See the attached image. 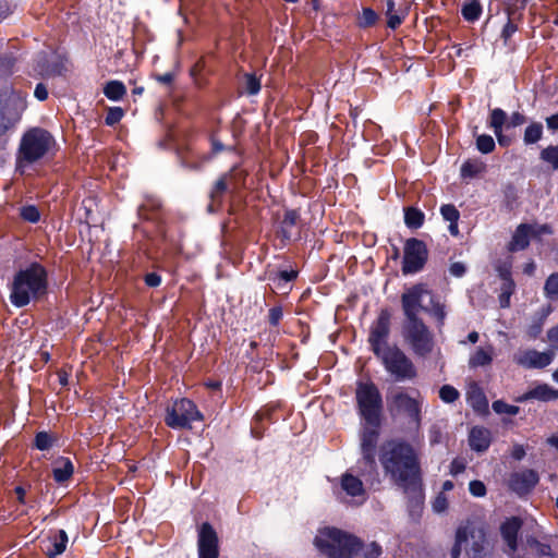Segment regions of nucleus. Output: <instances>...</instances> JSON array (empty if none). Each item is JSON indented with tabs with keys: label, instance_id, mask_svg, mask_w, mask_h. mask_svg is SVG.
<instances>
[{
	"label": "nucleus",
	"instance_id": "nucleus-1",
	"mask_svg": "<svg viewBox=\"0 0 558 558\" xmlns=\"http://www.w3.org/2000/svg\"><path fill=\"white\" fill-rule=\"evenodd\" d=\"M379 461L386 475L404 489L415 487L420 480V463L413 447L398 439L385 441Z\"/></svg>",
	"mask_w": 558,
	"mask_h": 558
},
{
	"label": "nucleus",
	"instance_id": "nucleus-2",
	"mask_svg": "<svg viewBox=\"0 0 558 558\" xmlns=\"http://www.w3.org/2000/svg\"><path fill=\"white\" fill-rule=\"evenodd\" d=\"M47 291V272L45 268L34 263L20 270L13 279L10 300L17 307L26 306Z\"/></svg>",
	"mask_w": 558,
	"mask_h": 558
},
{
	"label": "nucleus",
	"instance_id": "nucleus-3",
	"mask_svg": "<svg viewBox=\"0 0 558 558\" xmlns=\"http://www.w3.org/2000/svg\"><path fill=\"white\" fill-rule=\"evenodd\" d=\"M314 545L327 558H353L359 554L361 541L336 527H324L314 538Z\"/></svg>",
	"mask_w": 558,
	"mask_h": 558
},
{
	"label": "nucleus",
	"instance_id": "nucleus-4",
	"mask_svg": "<svg viewBox=\"0 0 558 558\" xmlns=\"http://www.w3.org/2000/svg\"><path fill=\"white\" fill-rule=\"evenodd\" d=\"M56 146V140L45 129L33 128L24 133L19 148V161L33 163L44 158Z\"/></svg>",
	"mask_w": 558,
	"mask_h": 558
},
{
	"label": "nucleus",
	"instance_id": "nucleus-5",
	"mask_svg": "<svg viewBox=\"0 0 558 558\" xmlns=\"http://www.w3.org/2000/svg\"><path fill=\"white\" fill-rule=\"evenodd\" d=\"M401 333L415 355L425 357L433 352L434 336L421 318L403 320Z\"/></svg>",
	"mask_w": 558,
	"mask_h": 558
},
{
	"label": "nucleus",
	"instance_id": "nucleus-6",
	"mask_svg": "<svg viewBox=\"0 0 558 558\" xmlns=\"http://www.w3.org/2000/svg\"><path fill=\"white\" fill-rule=\"evenodd\" d=\"M355 397L360 413L366 423L372 426L379 425L383 400L375 384L359 383Z\"/></svg>",
	"mask_w": 558,
	"mask_h": 558
},
{
	"label": "nucleus",
	"instance_id": "nucleus-7",
	"mask_svg": "<svg viewBox=\"0 0 558 558\" xmlns=\"http://www.w3.org/2000/svg\"><path fill=\"white\" fill-rule=\"evenodd\" d=\"M376 356L397 381L411 380L416 377L417 373L413 362L397 345L386 348L385 351Z\"/></svg>",
	"mask_w": 558,
	"mask_h": 558
},
{
	"label": "nucleus",
	"instance_id": "nucleus-8",
	"mask_svg": "<svg viewBox=\"0 0 558 558\" xmlns=\"http://www.w3.org/2000/svg\"><path fill=\"white\" fill-rule=\"evenodd\" d=\"M195 421H203V415L190 399L175 400L166 409L165 423L172 429H190Z\"/></svg>",
	"mask_w": 558,
	"mask_h": 558
},
{
	"label": "nucleus",
	"instance_id": "nucleus-9",
	"mask_svg": "<svg viewBox=\"0 0 558 558\" xmlns=\"http://www.w3.org/2000/svg\"><path fill=\"white\" fill-rule=\"evenodd\" d=\"M26 109V94L0 95V135H3L21 118Z\"/></svg>",
	"mask_w": 558,
	"mask_h": 558
},
{
	"label": "nucleus",
	"instance_id": "nucleus-10",
	"mask_svg": "<svg viewBox=\"0 0 558 558\" xmlns=\"http://www.w3.org/2000/svg\"><path fill=\"white\" fill-rule=\"evenodd\" d=\"M428 251L426 244L415 238L407 240L402 260L404 275L416 274L423 269L427 262Z\"/></svg>",
	"mask_w": 558,
	"mask_h": 558
},
{
	"label": "nucleus",
	"instance_id": "nucleus-11",
	"mask_svg": "<svg viewBox=\"0 0 558 558\" xmlns=\"http://www.w3.org/2000/svg\"><path fill=\"white\" fill-rule=\"evenodd\" d=\"M430 291L423 283H417L408 288L401 295V306L404 320L420 319V311H428V307L422 305L425 295H430Z\"/></svg>",
	"mask_w": 558,
	"mask_h": 558
},
{
	"label": "nucleus",
	"instance_id": "nucleus-12",
	"mask_svg": "<svg viewBox=\"0 0 558 558\" xmlns=\"http://www.w3.org/2000/svg\"><path fill=\"white\" fill-rule=\"evenodd\" d=\"M389 333L390 314L387 310H383L377 319L373 323L368 337V342L375 355L385 351L386 348L392 347L388 344Z\"/></svg>",
	"mask_w": 558,
	"mask_h": 558
},
{
	"label": "nucleus",
	"instance_id": "nucleus-13",
	"mask_svg": "<svg viewBox=\"0 0 558 558\" xmlns=\"http://www.w3.org/2000/svg\"><path fill=\"white\" fill-rule=\"evenodd\" d=\"M198 558H218L219 538L210 523L204 522L198 527Z\"/></svg>",
	"mask_w": 558,
	"mask_h": 558
},
{
	"label": "nucleus",
	"instance_id": "nucleus-14",
	"mask_svg": "<svg viewBox=\"0 0 558 558\" xmlns=\"http://www.w3.org/2000/svg\"><path fill=\"white\" fill-rule=\"evenodd\" d=\"M553 352H538L534 349L520 350L513 355L515 364L524 368H544L553 361Z\"/></svg>",
	"mask_w": 558,
	"mask_h": 558
},
{
	"label": "nucleus",
	"instance_id": "nucleus-15",
	"mask_svg": "<svg viewBox=\"0 0 558 558\" xmlns=\"http://www.w3.org/2000/svg\"><path fill=\"white\" fill-rule=\"evenodd\" d=\"M539 481L538 474L534 470H522L513 472L508 481L511 492L518 496H525L532 492Z\"/></svg>",
	"mask_w": 558,
	"mask_h": 558
},
{
	"label": "nucleus",
	"instance_id": "nucleus-16",
	"mask_svg": "<svg viewBox=\"0 0 558 558\" xmlns=\"http://www.w3.org/2000/svg\"><path fill=\"white\" fill-rule=\"evenodd\" d=\"M393 405L408 414L417 425L421 423V403L418 400L404 392H398L392 397Z\"/></svg>",
	"mask_w": 558,
	"mask_h": 558
},
{
	"label": "nucleus",
	"instance_id": "nucleus-17",
	"mask_svg": "<svg viewBox=\"0 0 558 558\" xmlns=\"http://www.w3.org/2000/svg\"><path fill=\"white\" fill-rule=\"evenodd\" d=\"M522 526V520L518 517L507 519L500 526L501 536L507 544L508 554L513 557L518 548V533Z\"/></svg>",
	"mask_w": 558,
	"mask_h": 558
},
{
	"label": "nucleus",
	"instance_id": "nucleus-18",
	"mask_svg": "<svg viewBox=\"0 0 558 558\" xmlns=\"http://www.w3.org/2000/svg\"><path fill=\"white\" fill-rule=\"evenodd\" d=\"M378 433L375 429L365 430L361 439L362 461L372 470H376L375 449Z\"/></svg>",
	"mask_w": 558,
	"mask_h": 558
},
{
	"label": "nucleus",
	"instance_id": "nucleus-19",
	"mask_svg": "<svg viewBox=\"0 0 558 558\" xmlns=\"http://www.w3.org/2000/svg\"><path fill=\"white\" fill-rule=\"evenodd\" d=\"M340 487L350 497L365 499L366 492L362 480L350 472H345L340 476Z\"/></svg>",
	"mask_w": 558,
	"mask_h": 558
},
{
	"label": "nucleus",
	"instance_id": "nucleus-20",
	"mask_svg": "<svg viewBox=\"0 0 558 558\" xmlns=\"http://www.w3.org/2000/svg\"><path fill=\"white\" fill-rule=\"evenodd\" d=\"M495 356V348L493 344L487 343L485 345H481L474 350L469 356V367L477 368L485 367L493 363Z\"/></svg>",
	"mask_w": 558,
	"mask_h": 558
},
{
	"label": "nucleus",
	"instance_id": "nucleus-21",
	"mask_svg": "<svg viewBox=\"0 0 558 558\" xmlns=\"http://www.w3.org/2000/svg\"><path fill=\"white\" fill-rule=\"evenodd\" d=\"M66 544V532L64 530H59L47 539L44 551L48 558H56L57 556L64 553Z\"/></svg>",
	"mask_w": 558,
	"mask_h": 558
},
{
	"label": "nucleus",
	"instance_id": "nucleus-22",
	"mask_svg": "<svg viewBox=\"0 0 558 558\" xmlns=\"http://www.w3.org/2000/svg\"><path fill=\"white\" fill-rule=\"evenodd\" d=\"M526 3V0L522 1V4L518 7L517 4H510L507 7L506 12L508 16V22L504 26L501 32V38L505 40V43L508 41V39L518 31V25L515 21H519L521 19V12L520 10L524 9Z\"/></svg>",
	"mask_w": 558,
	"mask_h": 558
},
{
	"label": "nucleus",
	"instance_id": "nucleus-23",
	"mask_svg": "<svg viewBox=\"0 0 558 558\" xmlns=\"http://www.w3.org/2000/svg\"><path fill=\"white\" fill-rule=\"evenodd\" d=\"M490 432L485 427L475 426L471 429L469 435V444L471 449L483 452L486 451L490 445Z\"/></svg>",
	"mask_w": 558,
	"mask_h": 558
},
{
	"label": "nucleus",
	"instance_id": "nucleus-24",
	"mask_svg": "<svg viewBox=\"0 0 558 558\" xmlns=\"http://www.w3.org/2000/svg\"><path fill=\"white\" fill-rule=\"evenodd\" d=\"M532 232L531 226L521 223L517 227L511 241L508 244L510 252H518L525 250L530 244V235Z\"/></svg>",
	"mask_w": 558,
	"mask_h": 558
},
{
	"label": "nucleus",
	"instance_id": "nucleus-25",
	"mask_svg": "<svg viewBox=\"0 0 558 558\" xmlns=\"http://www.w3.org/2000/svg\"><path fill=\"white\" fill-rule=\"evenodd\" d=\"M466 401L470 407L477 413H486L488 411V401L485 393L480 387L473 385L466 392Z\"/></svg>",
	"mask_w": 558,
	"mask_h": 558
},
{
	"label": "nucleus",
	"instance_id": "nucleus-26",
	"mask_svg": "<svg viewBox=\"0 0 558 558\" xmlns=\"http://www.w3.org/2000/svg\"><path fill=\"white\" fill-rule=\"evenodd\" d=\"M469 535L472 537V546L468 550L470 558H484L485 556V533L482 529L475 530L469 526Z\"/></svg>",
	"mask_w": 558,
	"mask_h": 558
},
{
	"label": "nucleus",
	"instance_id": "nucleus-27",
	"mask_svg": "<svg viewBox=\"0 0 558 558\" xmlns=\"http://www.w3.org/2000/svg\"><path fill=\"white\" fill-rule=\"evenodd\" d=\"M53 478L57 483L62 484L69 481L74 472V466L69 458L60 457L54 461Z\"/></svg>",
	"mask_w": 558,
	"mask_h": 558
},
{
	"label": "nucleus",
	"instance_id": "nucleus-28",
	"mask_svg": "<svg viewBox=\"0 0 558 558\" xmlns=\"http://www.w3.org/2000/svg\"><path fill=\"white\" fill-rule=\"evenodd\" d=\"M233 177L234 170L230 171L229 173H225L216 181L210 192V198L213 203H220L223 194L229 191L230 187H234L232 183Z\"/></svg>",
	"mask_w": 558,
	"mask_h": 558
},
{
	"label": "nucleus",
	"instance_id": "nucleus-29",
	"mask_svg": "<svg viewBox=\"0 0 558 558\" xmlns=\"http://www.w3.org/2000/svg\"><path fill=\"white\" fill-rule=\"evenodd\" d=\"M558 398V391L549 388L546 385L538 386L526 393H524L522 397H520L519 401H526L530 399H537L542 401H549L555 400Z\"/></svg>",
	"mask_w": 558,
	"mask_h": 558
},
{
	"label": "nucleus",
	"instance_id": "nucleus-30",
	"mask_svg": "<svg viewBox=\"0 0 558 558\" xmlns=\"http://www.w3.org/2000/svg\"><path fill=\"white\" fill-rule=\"evenodd\" d=\"M440 214L446 221L450 222L449 228H448L450 234L453 236H458L459 235L458 221L460 218V213L457 209V207L452 204H445L440 207Z\"/></svg>",
	"mask_w": 558,
	"mask_h": 558
},
{
	"label": "nucleus",
	"instance_id": "nucleus-31",
	"mask_svg": "<svg viewBox=\"0 0 558 558\" xmlns=\"http://www.w3.org/2000/svg\"><path fill=\"white\" fill-rule=\"evenodd\" d=\"M300 219V215L296 210L291 209L284 213L283 219L281 221V235L284 240L291 239V229L296 226Z\"/></svg>",
	"mask_w": 558,
	"mask_h": 558
},
{
	"label": "nucleus",
	"instance_id": "nucleus-32",
	"mask_svg": "<svg viewBox=\"0 0 558 558\" xmlns=\"http://www.w3.org/2000/svg\"><path fill=\"white\" fill-rule=\"evenodd\" d=\"M425 215L422 210L415 207H408L404 209V223L408 228L418 229L423 226Z\"/></svg>",
	"mask_w": 558,
	"mask_h": 558
},
{
	"label": "nucleus",
	"instance_id": "nucleus-33",
	"mask_svg": "<svg viewBox=\"0 0 558 558\" xmlns=\"http://www.w3.org/2000/svg\"><path fill=\"white\" fill-rule=\"evenodd\" d=\"M105 96L113 101H118L126 94V87L120 81H110L104 88Z\"/></svg>",
	"mask_w": 558,
	"mask_h": 558
},
{
	"label": "nucleus",
	"instance_id": "nucleus-34",
	"mask_svg": "<svg viewBox=\"0 0 558 558\" xmlns=\"http://www.w3.org/2000/svg\"><path fill=\"white\" fill-rule=\"evenodd\" d=\"M482 13V4L480 0H469L466 1L462 9L461 14L463 19L468 22H474L480 19Z\"/></svg>",
	"mask_w": 558,
	"mask_h": 558
},
{
	"label": "nucleus",
	"instance_id": "nucleus-35",
	"mask_svg": "<svg viewBox=\"0 0 558 558\" xmlns=\"http://www.w3.org/2000/svg\"><path fill=\"white\" fill-rule=\"evenodd\" d=\"M543 136V124L541 122H532L524 131L523 141L525 145L537 143Z\"/></svg>",
	"mask_w": 558,
	"mask_h": 558
},
{
	"label": "nucleus",
	"instance_id": "nucleus-36",
	"mask_svg": "<svg viewBox=\"0 0 558 558\" xmlns=\"http://www.w3.org/2000/svg\"><path fill=\"white\" fill-rule=\"evenodd\" d=\"M506 121L507 113L500 108H495L490 111L488 126L493 129L494 133H500Z\"/></svg>",
	"mask_w": 558,
	"mask_h": 558
},
{
	"label": "nucleus",
	"instance_id": "nucleus-37",
	"mask_svg": "<svg viewBox=\"0 0 558 558\" xmlns=\"http://www.w3.org/2000/svg\"><path fill=\"white\" fill-rule=\"evenodd\" d=\"M469 525L460 526L456 534V544L451 549V558H459L462 550V545L468 542Z\"/></svg>",
	"mask_w": 558,
	"mask_h": 558
},
{
	"label": "nucleus",
	"instance_id": "nucleus-38",
	"mask_svg": "<svg viewBox=\"0 0 558 558\" xmlns=\"http://www.w3.org/2000/svg\"><path fill=\"white\" fill-rule=\"evenodd\" d=\"M393 0H387L386 15L388 17L387 25L391 29H396L403 22V16L399 15L395 8Z\"/></svg>",
	"mask_w": 558,
	"mask_h": 558
},
{
	"label": "nucleus",
	"instance_id": "nucleus-39",
	"mask_svg": "<svg viewBox=\"0 0 558 558\" xmlns=\"http://www.w3.org/2000/svg\"><path fill=\"white\" fill-rule=\"evenodd\" d=\"M260 78L253 73H245L243 87L248 95H256L260 90Z\"/></svg>",
	"mask_w": 558,
	"mask_h": 558
},
{
	"label": "nucleus",
	"instance_id": "nucleus-40",
	"mask_svg": "<svg viewBox=\"0 0 558 558\" xmlns=\"http://www.w3.org/2000/svg\"><path fill=\"white\" fill-rule=\"evenodd\" d=\"M544 293L549 300L558 299V272L551 274L545 281Z\"/></svg>",
	"mask_w": 558,
	"mask_h": 558
},
{
	"label": "nucleus",
	"instance_id": "nucleus-41",
	"mask_svg": "<svg viewBox=\"0 0 558 558\" xmlns=\"http://www.w3.org/2000/svg\"><path fill=\"white\" fill-rule=\"evenodd\" d=\"M541 159L549 163L553 169H558V145H550L541 151Z\"/></svg>",
	"mask_w": 558,
	"mask_h": 558
},
{
	"label": "nucleus",
	"instance_id": "nucleus-42",
	"mask_svg": "<svg viewBox=\"0 0 558 558\" xmlns=\"http://www.w3.org/2000/svg\"><path fill=\"white\" fill-rule=\"evenodd\" d=\"M378 20L377 13L371 8H364L361 15L359 16V26L371 27L376 24Z\"/></svg>",
	"mask_w": 558,
	"mask_h": 558
},
{
	"label": "nucleus",
	"instance_id": "nucleus-43",
	"mask_svg": "<svg viewBox=\"0 0 558 558\" xmlns=\"http://www.w3.org/2000/svg\"><path fill=\"white\" fill-rule=\"evenodd\" d=\"M476 148L482 154H489L495 149V141L490 135H478L476 138Z\"/></svg>",
	"mask_w": 558,
	"mask_h": 558
},
{
	"label": "nucleus",
	"instance_id": "nucleus-44",
	"mask_svg": "<svg viewBox=\"0 0 558 558\" xmlns=\"http://www.w3.org/2000/svg\"><path fill=\"white\" fill-rule=\"evenodd\" d=\"M483 165L475 161H465L461 167L462 178H473L483 170Z\"/></svg>",
	"mask_w": 558,
	"mask_h": 558
},
{
	"label": "nucleus",
	"instance_id": "nucleus-45",
	"mask_svg": "<svg viewBox=\"0 0 558 558\" xmlns=\"http://www.w3.org/2000/svg\"><path fill=\"white\" fill-rule=\"evenodd\" d=\"M460 397L459 391L450 385H444L439 389V398L446 403H452Z\"/></svg>",
	"mask_w": 558,
	"mask_h": 558
},
{
	"label": "nucleus",
	"instance_id": "nucleus-46",
	"mask_svg": "<svg viewBox=\"0 0 558 558\" xmlns=\"http://www.w3.org/2000/svg\"><path fill=\"white\" fill-rule=\"evenodd\" d=\"M429 296H430V307L428 308L427 312H429L438 320V323L440 325H442L444 320L446 318L445 305L440 304L437 301H434V298L432 294Z\"/></svg>",
	"mask_w": 558,
	"mask_h": 558
},
{
	"label": "nucleus",
	"instance_id": "nucleus-47",
	"mask_svg": "<svg viewBox=\"0 0 558 558\" xmlns=\"http://www.w3.org/2000/svg\"><path fill=\"white\" fill-rule=\"evenodd\" d=\"M492 408L498 414L517 415L519 413L518 407L508 404L501 400L494 401Z\"/></svg>",
	"mask_w": 558,
	"mask_h": 558
},
{
	"label": "nucleus",
	"instance_id": "nucleus-48",
	"mask_svg": "<svg viewBox=\"0 0 558 558\" xmlns=\"http://www.w3.org/2000/svg\"><path fill=\"white\" fill-rule=\"evenodd\" d=\"M360 551L364 558H378L381 555V547L376 542H373L368 545H363L361 543L359 553Z\"/></svg>",
	"mask_w": 558,
	"mask_h": 558
},
{
	"label": "nucleus",
	"instance_id": "nucleus-49",
	"mask_svg": "<svg viewBox=\"0 0 558 558\" xmlns=\"http://www.w3.org/2000/svg\"><path fill=\"white\" fill-rule=\"evenodd\" d=\"M53 438L46 432H39L35 437V446L39 450H48L52 447Z\"/></svg>",
	"mask_w": 558,
	"mask_h": 558
},
{
	"label": "nucleus",
	"instance_id": "nucleus-50",
	"mask_svg": "<svg viewBox=\"0 0 558 558\" xmlns=\"http://www.w3.org/2000/svg\"><path fill=\"white\" fill-rule=\"evenodd\" d=\"M123 116H124V111L122 108H120V107L109 108L107 116L105 118V122L107 125L112 126V125L117 124L118 122H120L121 119L123 118Z\"/></svg>",
	"mask_w": 558,
	"mask_h": 558
},
{
	"label": "nucleus",
	"instance_id": "nucleus-51",
	"mask_svg": "<svg viewBox=\"0 0 558 558\" xmlns=\"http://www.w3.org/2000/svg\"><path fill=\"white\" fill-rule=\"evenodd\" d=\"M21 217L28 222L35 223L40 219V214L35 206H25L21 209Z\"/></svg>",
	"mask_w": 558,
	"mask_h": 558
},
{
	"label": "nucleus",
	"instance_id": "nucleus-52",
	"mask_svg": "<svg viewBox=\"0 0 558 558\" xmlns=\"http://www.w3.org/2000/svg\"><path fill=\"white\" fill-rule=\"evenodd\" d=\"M469 490L474 497H484L486 495V486L482 481L474 480L469 484Z\"/></svg>",
	"mask_w": 558,
	"mask_h": 558
},
{
	"label": "nucleus",
	"instance_id": "nucleus-53",
	"mask_svg": "<svg viewBox=\"0 0 558 558\" xmlns=\"http://www.w3.org/2000/svg\"><path fill=\"white\" fill-rule=\"evenodd\" d=\"M531 547H533L539 556H551V547L548 544L538 542L537 539L529 541Z\"/></svg>",
	"mask_w": 558,
	"mask_h": 558
},
{
	"label": "nucleus",
	"instance_id": "nucleus-54",
	"mask_svg": "<svg viewBox=\"0 0 558 558\" xmlns=\"http://www.w3.org/2000/svg\"><path fill=\"white\" fill-rule=\"evenodd\" d=\"M282 308L281 306H274L269 310V314H268V320H269V324L272 325V326H277L279 324V322L281 320L282 318Z\"/></svg>",
	"mask_w": 558,
	"mask_h": 558
},
{
	"label": "nucleus",
	"instance_id": "nucleus-55",
	"mask_svg": "<svg viewBox=\"0 0 558 558\" xmlns=\"http://www.w3.org/2000/svg\"><path fill=\"white\" fill-rule=\"evenodd\" d=\"M448 507V501L445 495L440 494L436 497L433 502V509L435 512L440 513L444 512Z\"/></svg>",
	"mask_w": 558,
	"mask_h": 558
},
{
	"label": "nucleus",
	"instance_id": "nucleus-56",
	"mask_svg": "<svg viewBox=\"0 0 558 558\" xmlns=\"http://www.w3.org/2000/svg\"><path fill=\"white\" fill-rule=\"evenodd\" d=\"M525 121H526L525 116L517 111L510 116L508 126L515 128V126L522 125L523 123H525Z\"/></svg>",
	"mask_w": 558,
	"mask_h": 558
},
{
	"label": "nucleus",
	"instance_id": "nucleus-57",
	"mask_svg": "<svg viewBox=\"0 0 558 558\" xmlns=\"http://www.w3.org/2000/svg\"><path fill=\"white\" fill-rule=\"evenodd\" d=\"M144 281L148 287L155 288L161 283V277L156 272H149L145 276Z\"/></svg>",
	"mask_w": 558,
	"mask_h": 558
},
{
	"label": "nucleus",
	"instance_id": "nucleus-58",
	"mask_svg": "<svg viewBox=\"0 0 558 558\" xmlns=\"http://www.w3.org/2000/svg\"><path fill=\"white\" fill-rule=\"evenodd\" d=\"M513 282L512 281H509L508 283V289L506 291H504L500 295V305L501 307H508L509 306V300H510V295L513 291Z\"/></svg>",
	"mask_w": 558,
	"mask_h": 558
},
{
	"label": "nucleus",
	"instance_id": "nucleus-59",
	"mask_svg": "<svg viewBox=\"0 0 558 558\" xmlns=\"http://www.w3.org/2000/svg\"><path fill=\"white\" fill-rule=\"evenodd\" d=\"M547 339L553 349L558 350V326L547 331Z\"/></svg>",
	"mask_w": 558,
	"mask_h": 558
},
{
	"label": "nucleus",
	"instance_id": "nucleus-60",
	"mask_svg": "<svg viewBox=\"0 0 558 558\" xmlns=\"http://www.w3.org/2000/svg\"><path fill=\"white\" fill-rule=\"evenodd\" d=\"M465 266L463 263L456 262L451 264L449 271L454 277H462L465 274Z\"/></svg>",
	"mask_w": 558,
	"mask_h": 558
},
{
	"label": "nucleus",
	"instance_id": "nucleus-61",
	"mask_svg": "<svg viewBox=\"0 0 558 558\" xmlns=\"http://www.w3.org/2000/svg\"><path fill=\"white\" fill-rule=\"evenodd\" d=\"M465 470V463L462 459H454L450 464V472L453 475L462 473Z\"/></svg>",
	"mask_w": 558,
	"mask_h": 558
},
{
	"label": "nucleus",
	"instance_id": "nucleus-62",
	"mask_svg": "<svg viewBox=\"0 0 558 558\" xmlns=\"http://www.w3.org/2000/svg\"><path fill=\"white\" fill-rule=\"evenodd\" d=\"M34 95L38 100L44 101L48 98V89L43 83H39L35 87Z\"/></svg>",
	"mask_w": 558,
	"mask_h": 558
},
{
	"label": "nucleus",
	"instance_id": "nucleus-63",
	"mask_svg": "<svg viewBox=\"0 0 558 558\" xmlns=\"http://www.w3.org/2000/svg\"><path fill=\"white\" fill-rule=\"evenodd\" d=\"M174 77H175V75H174V73H173V72H167V73H165V74H156V75H155V78H156L159 83H161V84H163V85H171V84H172V82L174 81Z\"/></svg>",
	"mask_w": 558,
	"mask_h": 558
},
{
	"label": "nucleus",
	"instance_id": "nucleus-64",
	"mask_svg": "<svg viewBox=\"0 0 558 558\" xmlns=\"http://www.w3.org/2000/svg\"><path fill=\"white\" fill-rule=\"evenodd\" d=\"M298 276V271L295 270H281L277 274V279L286 282L292 281Z\"/></svg>",
	"mask_w": 558,
	"mask_h": 558
}]
</instances>
